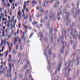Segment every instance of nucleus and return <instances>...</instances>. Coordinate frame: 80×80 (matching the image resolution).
<instances>
[{
    "instance_id": "obj_13",
    "label": "nucleus",
    "mask_w": 80,
    "mask_h": 80,
    "mask_svg": "<svg viewBox=\"0 0 80 80\" xmlns=\"http://www.w3.org/2000/svg\"><path fill=\"white\" fill-rule=\"evenodd\" d=\"M39 11H40V12H41V13H44V12H45V11L42 8H39Z\"/></svg>"
},
{
    "instance_id": "obj_55",
    "label": "nucleus",
    "mask_w": 80,
    "mask_h": 80,
    "mask_svg": "<svg viewBox=\"0 0 80 80\" xmlns=\"http://www.w3.org/2000/svg\"><path fill=\"white\" fill-rule=\"evenodd\" d=\"M79 63H80V61H78L77 62V64H76V65L77 66H78L79 65Z\"/></svg>"
},
{
    "instance_id": "obj_4",
    "label": "nucleus",
    "mask_w": 80,
    "mask_h": 80,
    "mask_svg": "<svg viewBox=\"0 0 80 80\" xmlns=\"http://www.w3.org/2000/svg\"><path fill=\"white\" fill-rule=\"evenodd\" d=\"M63 18L64 22L66 21V26H67L68 25V22H69V23H71V20H69V18H68V19H67V18H66L65 17V16H64L63 17Z\"/></svg>"
},
{
    "instance_id": "obj_49",
    "label": "nucleus",
    "mask_w": 80,
    "mask_h": 80,
    "mask_svg": "<svg viewBox=\"0 0 80 80\" xmlns=\"http://www.w3.org/2000/svg\"><path fill=\"white\" fill-rule=\"evenodd\" d=\"M75 48H76V45L75 44H74L73 46V50H75Z\"/></svg>"
},
{
    "instance_id": "obj_62",
    "label": "nucleus",
    "mask_w": 80,
    "mask_h": 80,
    "mask_svg": "<svg viewBox=\"0 0 80 80\" xmlns=\"http://www.w3.org/2000/svg\"><path fill=\"white\" fill-rule=\"evenodd\" d=\"M29 21H30V22H32V18H31V17H29Z\"/></svg>"
},
{
    "instance_id": "obj_11",
    "label": "nucleus",
    "mask_w": 80,
    "mask_h": 80,
    "mask_svg": "<svg viewBox=\"0 0 80 80\" xmlns=\"http://www.w3.org/2000/svg\"><path fill=\"white\" fill-rule=\"evenodd\" d=\"M75 26V22H72V24L70 26V28L72 29V28H73V27H74Z\"/></svg>"
},
{
    "instance_id": "obj_34",
    "label": "nucleus",
    "mask_w": 80,
    "mask_h": 80,
    "mask_svg": "<svg viewBox=\"0 0 80 80\" xmlns=\"http://www.w3.org/2000/svg\"><path fill=\"white\" fill-rule=\"evenodd\" d=\"M33 32H32L31 33L29 36V38H32V37L33 36Z\"/></svg>"
},
{
    "instance_id": "obj_59",
    "label": "nucleus",
    "mask_w": 80,
    "mask_h": 80,
    "mask_svg": "<svg viewBox=\"0 0 80 80\" xmlns=\"http://www.w3.org/2000/svg\"><path fill=\"white\" fill-rule=\"evenodd\" d=\"M44 3L47 4V3H49V1H45Z\"/></svg>"
},
{
    "instance_id": "obj_29",
    "label": "nucleus",
    "mask_w": 80,
    "mask_h": 80,
    "mask_svg": "<svg viewBox=\"0 0 80 80\" xmlns=\"http://www.w3.org/2000/svg\"><path fill=\"white\" fill-rule=\"evenodd\" d=\"M45 16H46L45 17V20H46V21H47V20H48V16H47V14H46Z\"/></svg>"
},
{
    "instance_id": "obj_53",
    "label": "nucleus",
    "mask_w": 80,
    "mask_h": 80,
    "mask_svg": "<svg viewBox=\"0 0 80 80\" xmlns=\"http://www.w3.org/2000/svg\"><path fill=\"white\" fill-rule=\"evenodd\" d=\"M72 56H73L74 57H75L76 55V53L75 52L73 53H72Z\"/></svg>"
},
{
    "instance_id": "obj_30",
    "label": "nucleus",
    "mask_w": 80,
    "mask_h": 80,
    "mask_svg": "<svg viewBox=\"0 0 80 80\" xmlns=\"http://www.w3.org/2000/svg\"><path fill=\"white\" fill-rule=\"evenodd\" d=\"M27 77V73H25L24 77V78L26 80V78Z\"/></svg>"
},
{
    "instance_id": "obj_43",
    "label": "nucleus",
    "mask_w": 80,
    "mask_h": 80,
    "mask_svg": "<svg viewBox=\"0 0 80 80\" xmlns=\"http://www.w3.org/2000/svg\"><path fill=\"white\" fill-rule=\"evenodd\" d=\"M44 21V20H43V18H41V19L40 23H42V22H43Z\"/></svg>"
},
{
    "instance_id": "obj_27",
    "label": "nucleus",
    "mask_w": 80,
    "mask_h": 80,
    "mask_svg": "<svg viewBox=\"0 0 80 80\" xmlns=\"http://www.w3.org/2000/svg\"><path fill=\"white\" fill-rule=\"evenodd\" d=\"M38 33L39 35H41V39H40V40H42V38L43 37V34H42V33H40V32H39Z\"/></svg>"
},
{
    "instance_id": "obj_5",
    "label": "nucleus",
    "mask_w": 80,
    "mask_h": 80,
    "mask_svg": "<svg viewBox=\"0 0 80 80\" xmlns=\"http://www.w3.org/2000/svg\"><path fill=\"white\" fill-rule=\"evenodd\" d=\"M54 13L53 12V11H52V10H51L49 11V15L50 18H53V17H54Z\"/></svg>"
},
{
    "instance_id": "obj_23",
    "label": "nucleus",
    "mask_w": 80,
    "mask_h": 80,
    "mask_svg": "<svg viewBox=\"0 0 80 80\" xmlns=\"http://www.w3.org/2000/svg\"><path fill=\"white\" fill-rule=\"evenodd\" d=\"M48 54L49 55H51V54H52V51H51V49H50L48 50Z\"/></svg>"
},
{
    "instance_id": "obj_22",
    "label": "nucleus",
    "mask_w": 80,
    "mask_h": 80,
    "mask_svg": "<svg viewBox=\"0 0 80 80\" xmlns=\"http://www.w3.org/2000/svg\"><path fill=\"white\" fill-rule=\"evenodd\" d=\"M76 15L75 16H73V18L75 19H77L78 18V17H77V12H76Z\"/></svg>"
},
{
    "instance_id": "obj_18",
    "label": "nucleus",
    "mask_w": 80,
    "mask_h": 80,
    "mask_svg": "<svg viewBox=\"0 0 80 80\" xmlns=\"http://www.w3.org/2000/svg\"><path fill=\"white\" fill-rule=\"evenodd\" d=\"M62 66V62H60L59 64V67L58 68V71L59 72L60 70V67Z\"/></svg>"
},
{
    "instance_id": "obj_28",
    "label": "nucleus",
    "mask_w": 80,
    "mask_h": 80,
    "mask_svg": "<svg viewBox=\"0 0 80 80\" xmlns=\"http://www.w3.org/2000/svg\"><path fill=\"white\" fill-rule=\"evenodd\" d=\"M14 21H13V20H12V19L9 20L8 21V22H9L10 23H13V22Z\"/></svg>"
},
{
    "instance_id": "obj_42",
    "label": "nucleus",
    "mask_w": 80,
    "mask_h": 80,
    "mask_svg": "<svg viewBox=\"0 0 80 80\" xmlns=\"http://www.w3.org/2000/svg\"><path fill=\"white\" fill-rule=\"evenodd\" d=\"M58 4L57 3H56L54 5V7H55V8H56V7H57V6H58Z\"/></svg>"
},
{
    "instance_id": "obj_25",
    "label": "nucleus",
    "mask_w": 80,
    "mask_h": 80,
    "mask_svg": "<svg viewBox=\"0 0 80 80\" xmlns=\"http://www.w3.org/2000/svg\"><path fill=\"white\" fill-rule=\"evenodd\" d=\"M1 16H0V17H1V18L2 17V18H4V17H5V16H4V14L2 12H1Z\"/></svg>"
},
{
    "instance_id": "obj_46",
    "label": "nucleus",
    "mask_w": 80,
    "mask_h": 80,
    "mask_svg": "<svg viewBox=\"0 0 80 80\" xmlns=\"http://www.w3.org/2000/svg\"><path fill=\"white\" fill-rule=\"evenodd\" d=\"M73 30H72L70 32L71 36L72 37L73 36Z\"/></svg>"
},
{
    "instance_id": "obj_38",
    "label": "nucleus",
    "mask_w": 80,
    "mask_h": 80,
    "mask_svg": "<svg viewBox=\"0 0 80 80\" xmlns=\"http://www.w3.org/2000/svg\"><path fill=\"white\" fill-rule=\"evenodd\" d=\"M17 19H15V21H14V23H13V25H14V26H15V23H17Z\"/></svg>"
},
{
    "instance_id": "obj_50",
    "label": "nucleus",
    "mask_w": 80,
    "mask_h": 80,
    "mask_svg": "<svg viewBox=\"0 0 80 80\" xmlns=\"http://www.w3.org/2000/svg\"><path fill=\"white\" fill-rule=\"evenodd\" d=\"M11 8L13 10H14V9L15 8V6H12Z\"/></svg>"
},
{
    "instance_id": "obj_47",
    "label": "nucleus",
    "mask_w": 80,
    "mask_h": 80,
    "mask_svg": "<svg viewBox=\"0 0 80 80\" xmlns=\"http://www.w3.org/2000/svg\"><path fill=\"white\" fill-rule=\"evenodd\" d=\"M48 13V11H45V12H44V15H45L46 16V14H47V13Z\"/></svg>"
},
{
    "instance_id": "obj_35",
    "label": "nucleus",
    "mask_w": 80,
    "mask_h": 80,
    "mask_svg": "<svg viewBox=\"0 0 80 80\" xmlns=\"http://www.w3.org/2000/svg\"><path fill=\"white\" fill-rule=\"evenodd\" d=\"M32 4H37V2H35L34 1H33L32 2Z\"/></svg>"
},
{
    "instance_id": "obj_15",
    "label": "nucleus",
    "mask_w": 80,
    "mask_h": 80,
    "mask_svg": "<svg viewBox=\"0 0 80 80\" xmlns=\"http://www.w3.org/2000/svg\"><path fill=\"white\" fill-rule=\"evenodd\" d=\"M9 66L10 68H11V70H12V68H13V67H14V64H11V63H10Z\"/></svg>"
},
{
    "instance_id": "obj_3",
    "label": "nucleus",
    "mask_w": 80,
    "mask_h": 80,
    "mask_svg": "<svg viewBox=\"0 0 80 80\" xmlns=\"http://www.w3.org/2000/svg\"><path fill=\"white\" fill-rule=\"evenodd\" d=\"M60 12H58V14L56 17L58 19V21H59L60 20V15H62V10H60Z\"/></svg>"
},
{
    "instance_id": "obj_14",
    "label": "nucleus",
    "mask_w": 80,
    "mask_h": 80,
    "mask_svg": "<svg viewBox=\"0 0 80 80\" xmlns=\"http://www.w3.org/2000/svg\"><path fill=\"white\" fill-rule=\"evenodd\" d=\"M22 26L23 27H24L25 28L24 30H28V26H26L25 24H22Z\"/></svg>"
},
{
    "instance_id": "obj_36",
    "label": "nucleus",
    "mask_w": 80,
    "mask_h": 80,
    "mask_svg": "<svg viewBox=\"0 0 80 80\" xmlns=\"http://www.w3.org/2000/svg\"><path fill=\"white\" fill-rule=\"evenodd\" d=\"M65 55L66 56H67L68 54V51H65Z\"/></svg>"
},
{
    "instance_id": "obj_39",
    "label": "nucleus",
    "mask_w": 80,
    "mask_h": 80,
    "mask_svg": "<svg viewBox=\"0 0 80 80\" xmlns=\"http://www.w3.org/2000/svg\"><path fill=\"white\" fill-rule=\"evenodd\" d=\"M15 18V16H13L12 18L11 19V20H12L14 21V19Z\"/></svg>"
},
{
    "instance_id": "obj_19",
    "label": "nucleus",
    "mask_w": 80,
    "mask_h": 80,
    "mask_svg": "<svg viewBox=\"0 0 80 80\" xmlns=\"http://www.w3.org/2000/svg\"><path fill=\"white\" fill-rule=\"evenodd\" d=\"M3 65H1L0 66V75L2 74V68H3Z\"/></svg>"
},
{
    "instance_id": "obj_9",
    "label": "nucleus",
    "mask_w": 80,
    "mask_h": 80,
    "mask_svg": "<svg viewBox=\"0 0 80 80\" xmlns=\"http://www.w3.org/2000/svg\"><path fill=\"white\" fill-rule=\"evenodd\" d=\"M66 13V18H67V20H68V18H69V17L70 16V12H68Z\"/></svg>"
},
{
    "instance_id": "obj_7",
    "label": "nucleus",
    "mask_w": 80,
    "mask_h": 80,
    "mask_svg": "<svg viewBox=\"0 0 80 80\" xmlns=\"http://www.w3.org/2000/svg\"><path fill=\"white\" fill-rule=\"evenodd\" d=\"M19 38V36L18 35L16 37L14 38V44L15 45L16 44V43H17V42L18 41V40Z\"/></svg>"
},
{
    "instance_id": "obj_17",
    "label": "nucleus",
    "mask_w": 80,
    "mask_h": 80,
    "mask_svg": "<svg viewBox=\"0 0 80 80\" xmlns=\"http://www.w3.org/2000/svg\"><path fill=\"white\" fill-rule=\"evenodd\" d=\"M29 16L28 14H26L25 16L23 18V19L24 20H28V17Z\"/></svg>"
},
{
    "instance_id": "obj_20",
    "label": "nucleus",
    "mask_w": 80,
    "mask_h": 80,
    "mask_svg": "<svg viewBox=\"0 0 80 80\" xmlns=\"http://www.w3.org/2000/svg\"><path fill=\"white\" fill-rule=\"evenodd\" d=\"M12 53H13L14 55H16V53H17V52H15V49H13L12 51Z\"/></svg>"
},
{
    "instance_id": "obj_37",
    "label": "nucleus",
    "mask_w": 80,
    "mask_h": 80,
    "mask_svg": "<svg viewBox=\"0 0 80 80\" xmlns=\"http://www.w3.org/2000/svg\"><path fill=\"white\" fill-rule=\"evenodd\" d=\"M79 5H80V1H78L77 3V7H78L79 6Z\"/></svg>"
},
{
    "instance_id": "obj_41",
    "label": "nucleus",
    "mask_w": 80,
    "mask_h": 80,
    "mask_svg": "<svg viewBox=\"0 0 80 80\" xmlns=\"http://www.w3.org/2000/svg\"><path fill=\"white\" fill-rule=\"evenodd\" d=\"M63 12L64 13H67V9L66 8L64 9Z\"/></svg>"
},
{
    "instance_id": "obj_44",
    "label": "nucleus",
    "mask_w": 80,
    "mask_h": 80,
    "mask_svg": "<svg viewBox=\"0 0 80 80\" xmlns=\"http://www.w3.org/2000/svg\"><path fill=\"white\" fill-rule=\"evenodd\" d=\"M18 42H19V44H20V43H21V42H22V39H21L20 38H19Z\"/></svg>"
},
{
    "instance_id": "obj_48",
    "label": "nucleus",
    "mask_w": 80,
    "mask_h": 80,
    "mask_svg": "<svg viewBox=\"0 0 80 80\" xmlns=\"http://www.w3.org/2000/svg\"><path fill=\"white\" fill-rule=\"evenodd\" d=\"M23 6V10H25V9H26V5H25V4H24Z\"/></svg>"
},
{
    "instance_id": "obj_8",
    "label": "nucleus",
    "mask_w": 80,
    "mask_h": 80,
    "mask_svg": "<svg viewBox=\"0 0 80 80\" xmlns=\"http://www.w3.org/2000/svg\"><path fill=\"white\" fill-rule=\"evenodd\" d=\"M74 30H75V31H74V33L73 34V39L77 38V35H75V33L76 34H77V30L75 29H74Z\"/></svg>"
},
{
    "instance_id": "obj_33",
    "label": "nucleus",
    "mask_w": 80,
    "mask_h": 80,
    "mask_svg": "<svg viewBox=\"0 0 80 80\" xmlns=\"http://www.w3.org/2000/svg\"><path fill=\"white\" fill-rule=\"evenodd\" d=\"M44 40L45 42H48V39L47 38H44Z\"/></svg>"
},
{
    "instance_id": "obj_2",
    "label": "nucleus",
    "mask_w": 80,
    "mask_h": 80,
    "mask_svg": "<svg viewBox=\"0 0 80 80\" xmlns=\"http://www.w3.org/2000/svg\"><path fill=\"white\" fill-rule=\"evenodd\" d=\"M53 29L52 28V29L50 28V31H49V33H49L48 35V36H50L51 35V36L50 37V38H51V40L52 42H53Z\"/></svg>"
},
{
    "instance_id": "obj_52",
    "label": "nucleus",
    "mask_w": 80,
    "mask_h": 80,
    "mask_svg": "<svg viewBox=\"0 0 80 80\" xmlns=\"http://www.w3.org/2000/svg\"><path fill=\"white\" fill-rule=\"evenodd\" d=\"M18 27L19 28H21V23H19L18 24Z\"/></svg>"
},
{
    "instance_id": "obj_63",
    "label": "nucleus",
    "mask_w": 80,
    "mask_h": 80,
    "mask_svg": "<svg viewBox=\"0 0 80 80\" xmlns=\"http://www.w3.org/2000/svg\"><path fill=\"white\" fill-rule=\"evenodd\" d=\"M28 23V21H27V20H26L25 21V22H24V24L25 25V24H27V23Z\"/></svg>"
},
{
    "instance_id": "obj_12",
    "label": "nucleus",
    "mask_w": 80,
    "mask_h": 80,
    "mask_svg": "<svg viewBox=\"0 0 80 80\" xmlns=\"http://www.w3.org/2000/svg\"><path fill=\"white\" fill-rule=\"evenodd\" d=\"M38 22L36 21L35 20L33 21L32 22V25H37Z\"/></svg>"
},
{
    "instance_id": "obj_1",
    "label": "nucleus",
    "mask_w": 80,
    "mask_h": 80,
    "mask_svg": "<svg viewBox=\"0 0 80 80\" xmlns=\"http://www.w3.org/2000/svg\"><path fill=\"white\" fill-rule=\"evenodd\" d=\"M62 46L61 47V49L60 52L62 53H63V52L65 51V47H67V43L65 42L62 41Z\"/></svg>"
},
{
    "instance_id": "obj_10",
    "label": "nucleus",
    "mask_w": 80,
    "mask_h": 80,
    "mask_svg": "<svg viewBox=\"0 0 80 80\" xmlns=\"http://www.w3.org/2000/svg\"><path fill=\"white\" fill-rule=\"evenodd\" d=\"M51 20V19H48L47 24V26L48 27V28H49V27H50V22Z\"/></svg>"
},
{
    "instance_id": "obj_31",
    "label": "nucleus",
    "mask_w": 80,
    "mask_h": 80,
    "mask_svg": "<svg viewBox=\"0 0 80 80\" xmlns=\"http://www.w3.org/2000/svg\"><path fill=\"white\" fill-rule=\"evenodd\" d=\"M7 60L9 62H12V58H8Z\"/></svg>"
},
{
    "instance_id": "obj_32",
    "label": "nucleus",
    "mask_w": 80,
    "mask_h": 80,
    "mask_svg": "<svg viewBox=\"0 0 80 80\" xmlns=\"http://www.w3.org/2000/svg\"><path fill=\"white\" fill-rule=\"evenodd\" d=\"M2 73H4L5 72V69L3 68L2 71L1 70Z\"/></svg>"
},
{
    "instance_id": "obj_51",
    "label": "nucleus",
    "mask_w": 80,
    "mask_h": 80,
    "mask_svg": "<svg viewBox=\"0 0 80 80\" xmlns=\"http://www.w3.org/2000/svg\"><path fill=\"white\" fill-rule=\"evenodd\" d=\"M8 55V51H7L6 52V54H5V57L6 58V57Z\"/></svg>"
},
{
    "instance_id": "obj_24",
    "label": "nucleus",
    "mask_w": 80,
    "mask_h": 80,
    "mask_svg": "<svg viewBox=\"0 0 80 80\" xmlns=\"http://www.w3.org/2000/svg\"><path fill=\"white\" fill-rule=\"evenodd\" d=\"M12 34H10V35H9L8 36V38H7L6 39L7 40H8L9 39H10V38H11V37H12Z\"/></svg>"
},
{
    "instance_id": "obj_54",
    "label": "nucleus",
    "mask_w": 80,
    "mask_h": 80,
    "mask_svg": "<svg viewBox=\"0 0 80 80\" xmlns=\"http://www.w3.org/2000/svg\"><path fill=\"white\" fill-rule=\"evenodd\" d=\"M29 79L30 80L32 78V76L31 75V74H29Z\"/></svg>"
},
{
    "instance_id": "obj_6",
    "label": "nucleus",
    "mask_w": 80,
    "mask_h": 80,
    "mask_svg": "<svg viewBox=\"0 0 80 80\" xmlns=\"http://www.w3.org/2000/svg\"><path fill=\"white\" fill-rule=\"evenodd\" d=\"M22 12H20V11L19 10L18 13V20L20 21L21 19H22Z\"/></svg>"
},
{
    "instance_id": "obj_45",
    "label": "nucleus",
    "mask_w": 80,
    "mask_h": 80,
    "mask_svg": "<svg viewBox=\"0 0 80 80\" xmlns=\"http://www.w3.org/2000/svg\"><path fill=\"white\" fill-rule=\"evenodd\" d=\"M62 33H63L64 34H66L67 33V31L64 30L62 31Z\"/></svg>"
},
{
    "instance_id": "obj_60",
    "label": "nucleus",
    "mask_w": 80,
    "mask_h": 80,
    "mask_svg": "<svg viewBox=\"0 0 80 80\" xmlns=\"http://www.w3.org/2000/svg\"><path fill=\"white\" fill-rule=\"evenodd\" d=\"M20 50H23V46H21L20 47Z\"/></svg>"
},
{
    "instance_id": "obj_58",
    "label": "nucleus",
    "mask_w": 80,
    "mask_h": 80,
    "mask_svg": "<svg viewBox=\"0 0 80 80\" xmlns=\"http://www.w3.org/2000/svg\"><path fill=\"white\" fill-rule=\"evenodd\" d=\"M2 5L3 6H6V3H5V2H2Z\"/></svg>"
},
{
    "instance_id": "obj_21",
    "label": "nucleus",
    "mask_w": 80,
    "mask_h": 80,
    "mask_svg": "<svg viewBox=\"0 0 80 80\" xmlns=\"http://www.w3.org/2000/svg\"><path fill=\"white\" fill-rule=\"evenodd\" d=\"M12 69H11V68H9V69H8L7 70V73L8 74L9 73H11V71Z\"/></svg>"
},
{
    "instance_id": "obj_40",
    "label": "nucleus",
    "mask_w": 80,
    "mask_h": 80,
    "mask_svg": "<svg viewBox=\"0 0 80 80\" xmlns=\"http://www.w3.org/2000/svg\"><path fill=\"white\" fill-rule=\"evenodd\" d=\"M80 59V57H78L76 59V61H77V62H78L79 61V60Z\"/></svg>"
},
{
    "instance_id": "obj_16",
    "label": "nucleus",
    "mask_w": 80,
    "mask_h": 80,
    "mask_svg": "<svg viewBox=\"0 0 80 80\" xmlns=\"http://www.w3.org/2000/svg\"><path fill=\"white\" fill-rule=\"evenodd\" d=\"M28 64L27 63L25 65V66L23 67L24 69H27L28 68Z\"/></svg>"
},
{
    "instance_id": "obj_57",
    "label": "nucleus",
    "mask_w": 80,
    "mask_h": 80,
    "mask_svg": "<svg viewBox=\"0 0 80 80\" xmlns=\"http://www.w3.org/2000/svg\"><path fill=\"white\" fill-rule=\"evenodd\" d=\"M70 43L71 44V45H72V39L70 40V41H69Z\"/></svg>"
},
{
    "instance_id": "obj_61",
    "label": "nucleus",
    "mask_w": 80,
    "mask_h": 80,
    "mask_svg": "<svg viewBox=\"0 0 80 80\" xmlns=\"http://www.w3.org/2000/svg\"><path fill=\"white\" fill-rule=\"evenodd\" d=\"M7 9H5L4 12V14H7Z\"/></svg>"
},
{
    "instance_id": "obj_26",
    "label": "nucleus",
    "mask_w": 80,
    "mask_h": 80,
    "mask_svg": "<svg viewBox=\"0 0 80 80\" xmlns=\"http://www.w3.org/2000/svg\"><path fill=\"white\" fill-rule=\"evenodd\" d=\"M22 12L23 13V14H22V17H23V18L25 17V12H24V11L23 10H22Z\"/></svg>"
},
{
    "instance_id": "obj_56",
    "label": "nucleus",
    "mask_w": 80,
    "mask_h": 80,
    "mask_svg": "<svg viewBox=\"0 0 80 80\" xmlns=\"http://www.w3.org/2000/svg\"><path fill=\"white\" fill-rule=\"evenodd\" d=\"M25 33H27L28 32V29H24Z\"/></svg>"
},
{
    "instance_id": "obj_64",
    "label": "nucleus",
    "mask_w": 80,
    "mask_h": 80,
    "mask_svg": "<svg viewBox=\"0 0 80 80\" xmlns=\"http://www.w3.org/2000/svg\"><path fill=\"white\" fill-rule=\"evenodd\" d=\"M77 51H78V54H80V50H77Z\"/></svg>"
}]
</instances>
